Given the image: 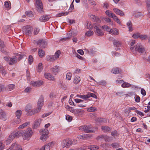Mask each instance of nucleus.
<instances>
[{
  "label": "nucleus",
  "instance_id": "1",
  "mask_svg": "<svg viewBox=\"0 0 150 150\" xmlns=\"http://www.w3.org/2000/svg\"><path fill=\"white\" fill-rule=\"evenodd\" d=\"M130 50L133 53H136L137 51L139 53H143L145 51L144 47L140 44H137L135 47H131Z\"/></svg>",
  "mask_w": 150,
  "mask_h": 150
},
{
  "label": "nucleus",
  "instance_id": "2",
  "mask_svg": "<svg viewBox=\"0 0 150 150\" xmlns=\"http://www.w3.org/2000/svg\"><path fill=\"white\" fill-rule=\"evenodd\" d=\"M18 55L13 56L11 57H4V59L11 65H13L16 64L18 61Z\"/></svg>",
  "mask_w": 150,
  "mask_h": 150
},
{
  "label": "nucleus",
  "instance_id": "3",
  "mask_svg": "<svg viewBox=\"0 0 150 150\" xmlns=\"http://www.w3.org/2000/svg\"><path fill=\"white\" fill-rule=\"evenodd\" d=\"M33 134V131L31 129L28 128L24 133L22 134V137L24 140H29Z\"/></svg>",
  "mask_w": 150,
  "mask_h": 150
},
{
  "label": "nucleus",
  "instance_id": "4",
  "mask_svg": "<svg viewBox=\"0 0 150 150\" xmlns=\"http://www.w3.org/2000/svg\"><path fill=\"white\" fill-rule=\"evenodd\" d=\"M61 144L63 147H69L72 144V139H67L63 140L62 141Z\"/></svg>",
  "mask_w": 150,
  "mask_h": 150
},
{
  "label": "nucleus",
  "instance_id": "5",
  "mask_svg": "<svg viewBox=\"0 0 150 150\" xmlns=\"http://www.w3.org/2000/svg\"><path fill=\"white\" fill-rule=\"evenodd\" d=\"M34 41L35 44H37V45H39L40 47L42 48H45L47 44V42L45 40L41 39L38 40H36Z\"/></svg>",
  "mask_w": 150,
  "mask_h": 150
},
{
  "label": "nucleus",
  "instance_id": "6",
  "mask_svg": "<svg viewBox=\"0 0 150 150\" xmlns=\"http://www.w3.org/2000/svg\"><path fill=\"white\" fill-rule=\"evenodd\" d=\"M33 28L29 25L26 26L23 30V32L27 36H30L32 34Z\"/></svg>",
  "mask_w": 150,
  "mask_h": 150
},
{
  "label": "nucleus",
  "instance_id": "7",
  "mask_svg": "<svg viewBox=\"0 0 150 150\" xmlns=\"http://www.w3.org/2000/svg\"><path fill=\"white\" fill-rule=\"evenodd\" d=\"M37 4V11L41 13L42 12L43 9V5L41 1L40 0H35Z\"/></svg>",
  "mask_w": 150,
  "mask_h": 150
},
{
  "label": "nucleus",
  "instance_id": "8",
  "mask_svg": "<svg viewBox=\"0 0 150 150\" xmlns=\"http://www.w3.org/2000/svg\"><path fill=\"white\" fill-rule=\"evenodd\" d=\"M8 149L10 150H23L21 146L16 143H13Z\"/></svg>",
  "mask_w": 150,
  "mask_h": 150
},
{
  "label": "nucleus",
  "instance_id": "9",
  "mask_svg": "<svg viewBox=\"0 0 150 150\" xmlns=\"http://www.w3.org/2000/svg\"><path fill=\"white\" fill-rule=\"evenodd\" d=\"M43 83V82L41 81H32L30 83V84L34 87H37L42 85Z\"/></svg>",
  "mask_w": 150,
  "mask_h": 150
},
{
  "label": "nucleus",
  "instance_id": "10",
  "mask_svg": "<svg viewBox=\"0 0 150 150\" xmlns=\"http://www.w3.org/2000/svg\"><path fill=\"white\" fill-rule=\"evenodd\" d=\"M69 110L71 112L76 115H79L81 114V110L79 109H74L72 107H70Z\"/></svg>",
  "mask_w": 150,
  "mask_h": 150
},
{
  "label": "nucleus",
  "instance_id": "11",
  "mask_svg": "<svg viewBox=\"0 0 150 150\" xmlns=\"http://www.w3.org/2000/svg\"><path fill=\"white\" fill-rule=\"evenodd\" d=\"M82 150L86 149H90L91 150H97L99 149V147L96 145H90L87 146H83L81 147Z\"/></svg>",
  "mask_w": 150,
  "mask_h": 150
},
{
  "label": "nucleus",
  "instance_id": "12",
  "mask_svg": "<svg viewBox=\"0 0 150 150\" xmlns=\"http://www.w3.org/2000/svg\"><path fill=\"white\" fill-rule=\"evenodd\" d=\"M24 131H18L16 132H14L11 133L12 135L14 137V138H18L22 136V134H24Z\"/></svg>",
  "mask_w": 150,
  "mask_h": 150
},
{
  "label": "nucleus",
  "instance_id": "13",
  "mask_svg": "<svg viewBox=\"0 0 150 150\" xmlns=\"http://www.w3.org/2000/svg\"><path fill=\"white\" fill-rule=\"evenodd\" d=\"M90 97L96 98V96L94 94L91 93H88L86 95H82V99L86 100Z\"/></svg>",
  "mask_w": 150,
  "mask_h": 150
},
{
  "label": "nucleus",
  "instance_id": "14",
  "mask_svg": "<svg viewBox=\"0 0 150 150\" xmlns=\"http://www.w3.org/2000/svg\"><path fill=\"white\" fill-rule=\"evenodd\" d=\"M61 67L58 66H55L51 69V71L54 74H56L61 69Z\"/></svg>",
  "mask_w": 150,
  "mask_h": 150
},
{
  "label": "nucleus",
  "instance_id": "15",
  "mask_svg": "<svg viewBox=\"0 0 150 150\" xmlns=\"http://www.w3.org/2000/svg\"><path fill=\"white\" fill-rule=\"evenodd\" d=\"M95 32L98 36H101L104 35L103 32L97 26L94 27Z\"/></svg>",
  "mask_w": 150,
  "mask_h": 150
},
{
  "label": "nucleus",
  "instance_id": "16",
  "mask_svg": "<svg viewBox=\"0 0 150 150\" xmlns=\"http://www.w3.org/2000/svg\"><path fill=\"white\" fill-rule=\"evenodd\" d=\"M50 18V17L49 16L45 15L40 17L39 21L44 22L48 21Z\"/></svg>",
  "mask_w": 150,
  "mask_h": 150
},
{
  "label": "nucleus",
  "instance_id": "17",
  "mask_svg": "<svg viewBox=\"0 0 150 150\" xmlns=\"http://www.w3.org/2000/svg\"><path fill=\"white\" fill-rule=\"evenodd\" d=\"M88 16L92 21L97 22H100V20L98 17L94 15L90 14L88 15Z\"/></svg>",
  "mask_w": 150,
  "mask_h": 150
},
{
  "label": "nucleus",
  "instance_id": "18",
  "mask_svg": "<svg viewBox=\"0 0 150 150\" xmlns=\"http://www.w3.org/2000/svg\"><path fill=\"white\" fill-rule=\"evenodd\" d=\"M0 119L3 120L6 119V115L5 112L2 110L0 109Z\"/></svg>",
  "mask_w": 150,
  "mask_h": 150
},
{
  "label": "nucleus",
  "instance_id": "19",
  "mask_svg": "<svg viewBox=\"0 0 150 150\" xmlns=\"http://www.w3.org/2000/svg\"><path fill=\"white\" fill-rule=\"evenodd\" d=\"M113 43L114 45L116 47V48H115L116 50H120V47H121V43L120 41L115 40L113 41Z\"/></svg>",
  "mask_w": 150,
  "mask_h": 150
},
{
  "label": "nucleus",
  "instance_id": "20",
  "mask_svg": "<svg viewBox=\"0 0 150 150\" xmlns=\"http://www.w3.org/2000/svg\"><path fill=\"white\" fill-rule=\"evenodd\" d=\"M41 122V120L40 119H38L35 120L33 127V128L36 129L38 128L40 125Z\"/></svg>",
  "mask_w": 150,
  "mask_h": 150
},
{
  "label": "nucleus",
  "instance_id": "21",
  "mask_svg": "<svg viewBox=\"0 0 150 150\" xmlns=\"http://www.w3.org/2000/svg\"><path fill=\"white\" fill-rule=\"evenodd\" d=\"M84 132L86 133L93 132V131L92 130V127L90 125H85Z\"/></svg>",
  "mask_w": 150,
  "mask_h": 150
},
{
  "label": "nucleus",
  "instance_id": "22",
  "mask_svg": "<svg viewBox=\"0 0 150 150\" xmlns=\"http://www.w3.org/2000/svg\"><path fill=\"white\" fill-rule=\"evenodd\" d=\"M114 11L117 14L121 16H124L125 15L123 11L117 8H114L113 9Z\"/></svg>",
  "mask_w": 150,
  "mask_h": 150
},
{
  "label": "nucleus",
  "instance_id": "23",
  "mask_svg": "<svg viewBox=\"0 0 150 150\" xmlns=\"http://www.w3.org/2000/svg\"><path fill=\"white\" fill-rule=\"evenodd\" d=\"M44 103V98L43 96H40L38 99L37 105L39 107L42 108V106L43 105Z\"/></svg>",
  "mask_w": 150,
  "mask_h": 150
},
{
  "label": "nucleus",
  "instance_id": "24",
  "mask_svg": "<svg viewBox=\"0 0 150 150\" xmlns=\"http://www.w3.org/2000/svg\"><path fill=\"white\" fill-rule=\"evenodd\" d=\"M45 78L49 80H54V76L50 73H46L44 74Z\"/></svg>",
  "mask_w": 150,
  "mask_h": 150
},
{
  "label": "nucleus",
  "instance_id": "25",
  "mask_svg": "<svg viewBox=\"0 0 150 150\" xmlns=\"http://www.w3.org/2000/svg\"><path fill=\"white\" fill-rule=\"evenodd\" d=\"M41 109V108L38 106V108H35L31 110L30 112V115H32L39 112L40 111Z\"/></svg>",
  "mask_w": 150,
  "mask_h": 150
},
{
  "label": "nucleus",
  "instance_id": "26",
  "mask_svg": "<svg viewBox=\"0 0 150 150\" xmlns=\"http://www.w3.org/2000/svg\"><path fill=\"white\" fill-rule=\"evenodd\" d=\"M14 139V137L12 135L11 133L9 135L6 139V144L7 145L10 144Z\"/></svg>",
  "mask_w": 150,
  "mask_h": 150
},
{
  "label": "nucleus",
  "instance_id": "27",
  "mask_svg": "<svg viewBox=\"0 0 150 150\" xmlns=\"http://www.w3.org/2000/svg\"><path fill=\"white\" fill-rule=\"evenodd\" d=\"M109 33L110 34L114 35H118L119 34L118 30L116 28H115L112 29H110Z\"/></svg>",
  "mask_w": 150,
  "mask_h": 150
},
{
  "label": "nucleus",
  "instance_id": "28",
  "mask_svg": "<svg viewBox=\"0 0 150 150\" xmlns=\"http://www.w3.org/2000/svg\"><path fill=\"white\" fill-rule=\"evenodd\" d=\"M111 72L112 73L115 74H117L122 73V71L121 70L118 68L113 69L111 70Z\"/></svg>",
  "mask_w": 150,
  "mask_h": 150
},
{
  "label": "nucleus",
  "instance_id": "29",
  "mask_svg": "<svg viewBox=\"0 0 150 150\" xmlns=\"http://www.w3.org/2000/svg\"><path fill=\"white\" fill-rule=\"evenodd\" d=\"M32 108V105L31 104H28L25 107V111L27 112L28 114L30 115V112L31 111Z\"/></svg>",
  "mask_w": 150,
  "mask_h": 150
},
{
  "label": "nucleus",
  "instance_id": "30",
  "mask_svg": "<svg viewBox=\"0 0 150 150\" xmlns=\"http://www.w3.org/2000/svg\"><path fill=\"white\" fill-rule=\"evenodd\" d=\"M95 121L99 123H102L106 122V120L105 118H96L95 119Z\"/></svg>",
  "mask_w": 150,
  "mask_h": 150
},
{
  "label": "nucleus",
  "instance_id": "31",
  "mask_svg": "<svg viewBox=\"0 0 150 150\" xmlns=\"http://www.w3.org/2000/svg\"><path fill=\"white\" fill-rule=\"evenodd\" d=\"M40 132L41 134L46 135L47 136L49 133V131L47 129H42L40 130Z\"/></svg>",
  "mask_w": 150,
  "mask_h": 150
},
{
  "label": "nucleus",
  "instance_id": "32",
  "mask_svg": "<svg viewBox=\"0 0 150 150\" xmlns=\"http://www.w3.org/2000/svg\"><path fill=\"white\" fill-rule=\"evenodd\" d=\"M47 60L49 61H52L56 60L54 56V55H49L47 56Z\"/></svg>",
  "mask_w": 150,
  "mask_h": 150
},
{
  "label": "nucleus",
  "instance_id": "33",
  "mask_svg": "<svg viewBox=\"0 0 150 150\" xmlns=\"http://www.w3.org/2000/svg\"><path fill=\"white\" fill-rule=\"evenodd\" d=\"M4 6L8 10L11 8V5L10 2L9 1H7L5 2Z\"/></svg>",
  "mask_w": 150,
  "mask_h": 150
},
{
  "label": "nucleus",
  "instance_id": "34",
  "mask_svg": "<svg viewBox=\"0 0 150 150\" xmlns=\"http://www.w3.org/2000/svg\"><path fill=\"white\" fill-rule=\"evenodd\" d=\"M80 77L79 76H76L74 77L73 82L74 84H77L80 81Z\"/></svg>",
  "mask_w": 150,
  "mask_h": 150
},
{
  "label": "nucleus",
  "instance_id": "35",
  "mask_svg": "<svg viewBox=\"0 0 150 150\" xmlns=\"http://www.w3.org/2000/svg\"><path fill=\"white\" fill-rule=\"evenodd\" d=\"M21 122V120L20 118L17 117L13 120V123L14 125L20 123Z\"/></svg>",
  "mask_w": 150,
  "mask_h": 150
},
{
  "label": "nucleus",
  "instance_id": "36",
  "mask_svg": "<svg viewBox=\"0 0 150 150\" xmlns=\"http://www.w3.org/2000/svg\"><path fill=\"white\" fill-rule=\"evenodd\" d=\"M127 25L128 27L129 31L130 32L132 31L133 30V29L132 27V23L131 21H129L127 23Z\"/></svg>",
  "mask_w": 150,
  "mask_h": 150
},
{
  "label": "nucleus",
  "instance_id": "37",
  "mask_svg": "<svg viewBox=\"0 0 150 150\" xmlns=\"http://www.w3.org/2000/svg\"><path fill=\"white\" fill-rule=\"evenodd\" d=\"M131 86V84L130 83L125 82L124 81V82H123L121 84V86L124 88H128L130 87Z\"/></svg>",
  "mask_w": 150,
  "mask_h": 150
},
{
  "label": "nucleus",
  "instance_id": "38",
  "mask_svg": "<svg viewBox=\"0 0 150 150\" xmlns=\"http://www.w3.org/2000/svg\"><path fill=\"white\" fill-rule=\"evenodd\" d=\"M43 69V66H42V64L41 63H39L37 68V70L38 72H40Z\"/></svg>",
  "mask_w": 150,
  "mask_h": 150
},
{
  "label": "nucleus",
  "instance_id": "39",
  "mask_svg": "<svg viewBox=\"0 0 150 150\" xmlns=\"http://www.w3.org/2000/svg\"><path fill=\"white\" fill-rule=\"evenodd\" d=\"M38 54L39 56L42 58L44 57L45 54V53L43 50L39 49L38 52Z\"/></svg>",
  "mask_w": 150,
  "mask_h": 150
},
{
  "label": "nucleus",
  "instance_id": "40",
  "mask_svg": "<svg viewBox=\"0 0 150 150\" xmlns=\"http://www.w3.org/2000/svg\"><path fill=\"white\" fill-rule=\"evenodd\" d=\"M101 129L104 132H107L110 130V128L107 126H103L101 127Z\"/></svg>",
  "mask_w": 150,
  "mask_h": 150
},
{
  "label": "nucleus",
  "instance_id": "41",
  "mask_svg": "<svg viewBox=\"0 0 150 150\" xmlns=\"http://www.w3.org/2000/svg\"><path fill=\"white\" fill-rule=\"evenodd\" d=\"M29 124V122H26L22 125H20L19 127H18V129H23L26 127Z\"/></svg>",
  "mask_w": 150,
  "mask_h": 150
},
{
  "label": "nucleus",
  "instance_id": "42",
  "mask_svg": "<svg viewBox=\"0 0 150 150\" xmlns=\"http://www.w3.org/2000/svg\"><path fill=\"white\" fill-rule=\"evenodd\" d=\"M69 13V12L67 11L62 12L59 13L56 15L57 17H60L62 16H65L67 15Z\"/></svg>",
  "mask_w": 150,
  "mask_h": 150
},
{
  "label": "nucleus",
  "instance_id": "43",
  "mask_svg": "<svg viewBox=\"0 0 150 150\" xmlns=\"http://www.w3.org/2000/svg\"><path fill=\"white\" fill-rule=\"evenodd\" d=\"M93 34V32L92 30L87 31L85 34V35L87 37H90L92 36Z\"/></svg>",
  "mask_w": 150,
  "mask_h": 150
},
{
  "label": "nucleus",
  "instance_id": "44",
  "mask_svg": "<svg viewBox=\"0 0 150 150\" xmlns=\"http://www.w3.org/2000/svg\"><path fill=\"white\" fill-rule=\"evenodd\" d=\"M22 111L21 110H18L16 112V117L20 118L22 114Z\"/></svg>",
  "mask_w": 150,
  "mask_h": 150
},
{
  "label": "nucleus",
  "instance_id": "45",
  "mask_svg": "<svg viewBox=\"0 0 150 150\" xmlns=\"http://www.w3.org/2000/svg\"><path fill=\"white\" fill-rule=\"evenodd\" d=\"M148 36L147 35H140L139 38L142 40H144L148 38Z\"/></svg>",
  "mask_w": 150,
  "mask_h": 150
},
{
  "label": "nucleus",
  "instance_id": "46",
  "mask_svg": "<svg viewBox=\"0 0 150 150\" xmlns=\"http://www.w3.org/2000/svg\"><path fill=\"white\" fill-rule=\"evenodd\" d=\"M103 19L107 23H110V24H111V25L113 24V22L111 21V20L109 18H108L107 17H104L103 18Z\"/></svg>",
  "mask_w": 150,
  "mask_h": 150
},
{
  "label": "nucleus",
  "instance_id": "47",
  "mask_svg": "<svg viewBox=\"0 0 150 150\" xmlns=\"http://www.w3.org/2000/svg\"><path fill=\"white\" fill-rule=\"evenodd\" d=\"M143 16V13L142 12H137L136 13L135 15L134 16L136 18H138L141 17H142Z\"/></svg>",
  "mask_w": 150,
  "mask_h": 150
},
{
  "label": "nucleus",
  "instance_id": "48",
  "mask_svg": "<svg viewBox=\"0 0 150 150\" xmlns=\"http://www.w3.org/2000/svg\"><path fill=\"white\" fill-rule=\"evenodd\" d=\"M105 13L108 17H112L114 13H112L111 11L109 10H107L105 12Z\"/></svg>",
  "mask_w": 150,
  "mask_h": 150
},
{
  "label": "nucleus",
  "instance_id": "49",
  "mask_svg": "<svg viewBox=\"0 0 150 150\" xmlns=\"http://www.w3.org/2000/svg\"><path fill=\"white\" fill-rule=\"evenodd\" d=\"M97 83L98 85H101L103 86H105L107 84L106 82L104 80L101 81L99 82H97Z\"/></svg>",
  "mask_w": 150,
  "mask_h": 150
},
{
  "label": "nucleus",
  "instance_id": "50",
  "mask_svg": "<svg viewBox=\"0 0 150 150\" xmlns=\"http://www.w3.org/2000/svg\"><path fill=\"white\" fill-rule=\"evenodd\" d=\"M92 137V135L91 134H86L83 135L84 139H87L91 138Z\"/></svg>",
  "mask_w": 150,
  "mask_h": 150
},
{
  "label": "nucleus",
  "instance_id": "51",
  "mask_svg": "<svg viewBox=\"0 0 150 150\" xmlns=\"http://www.w3.org/2000/svg\"><path fill=\"white\" fill-rule=\"evenodd\" d=\"M102 28L104 30H105L109 32L110 30V28H109V27L106 25H104L102 26Z\"/></svg>",
  "mask_w": 150,
  "mask_h": 150
},
{
  "label": "nucleus",
  "instance_id": "52",
  "mask_svg": "<svg viewBox=\"0 0 150 150\" xmlns=\"http://www.w3.org/2000/svg\"><path fill=\"white\" fill-rule=\"evenodd\" d=\"M70 32L71 33L72 36L73 37L76 35L78 33L77 31L75 30H70Z\"/></svg>",
  "mask_w": 150,
  "mask_h": 150
},
{
  "label": "nucleus",
  "instance_id": "53",
  "mask_svg": "<svg viewBox=\"0 0 150 150\" xmlns=\"http://www.w3.org/2000/svg\"><path fill=\"white\" fill-rule=\"evenodd\" d=\"M15 86L13 84H10L8 85V90L11 91L15 88Z\"/></svg>",
  "mask_w": 150,
  "mask_h": 150
},
{
  "label": "nucleus",
  "instance_id": "54",
  "mask_svg": "<svg viewBox=\"0 0 150 150\" xmlns=\"http://www.w3.org/2000/svg\"><path fill=\"white\" fill-rule=\"evenodd\" d=\"M61 54L60 51L59 50H58L56 52L55 54L54 57H55L56 60L59 58V55Z\"/></svg>",
  "mask_w": 150,
  "mask_h": 150
},
{
  "label": "nucleus",
  "instance_id": "55",
  "mask_svg": "<svg viewBox=\"0 0 150 150\" xmlns=\"http://www.w3.org/2000/svg\"><path fill=\"white\" fill-rule=\"evenodd\" d=\"M33 61V58L32 56L30 55L28 57V62L29 63L31 64H32Z\"/></svg>",
  "mask_w": 150,
  "mask_h": 150
},
{
  "label": "nucleus",
  "instance_id": "56",
  "mask_svg": "<svg viewBox=\"0 0 150 150\" xmlns=\"http://www.w3.org/2000/svg\"><path fill=\"white\" fill-rule=\"evenodd\" d=\"M47 136L46 135H43L41 134V137H40V139L41 140L44 142L46 141L47 138Z\"/></svg>",
  "mask_w": 150,
  "mask_h": 150
},
{
  "label": "nucleus",
  "instance_id": "57",
  "mask_svg": "<svg viewBox=\"0 0 150 150\" xmlns=\"http://www.w3.org/2000/svg\"><path fill=\"white\" fill-rule=\"evenodd\" d=\"M96 108L93 107H91L87 109V110L89 112H94L96 110Z\"/></svg>",
  "mask_w": 150,
  "mask_h": 150
},
{
  "label": "nucleus",
  "instance_id": "58",
  "mask_svg": "<svg viewBox=\"0 0 150 150\" xmlns=\"http://www.w3.org/2000/svg\"><path fill=\"white\" fill-rule=\"evenodd\" d=\"M25 14L29 17H32L33 16V14L32 12L30 11H27L25 12Z\"/></svg>",
  "mask_w": 150,
  "mask_h": 150
},
{
  "label": "nucleus",
  "instance_id": "59",
  "mask_svg": "<svg viewBox=\"0 0 150 150\" xmlns=\"http://www.w3.org/2000/svg\"><path fill=\"white\" fill-rule=\"evenodd\" d=\"M71 74L70 72H69L67 73L66 75V78L68 80H70L71 79Z\"/></svg>",
  "mask_w": 150,
  "mask_h": 150
},
{
  "label": "nucleus",
  "instance_id": "60",
  "mask_svg": "<svg viewBox=\"0 0 150 150\" xmlns=\"http://www.w3.org/2000/svg\"><path fill=\"white\" fill-rule=\"evenodd\" d=\"M140 34L139 33H135L133 35L132 37L135 39H137L139 38Z\"/></svg>",
  "mask_w": 150,
  "mask_h": 150
},
{
  "label": "nucleus",
  "instance_id": "61",
  "mask_svg": "<svg viewBox=\"0 0 150 150\" xmlns=\"http://www.w3.org/2000/svg\"><path fill=\"white\" fill-rule=\"evenodd\" d=\"M111 145L113 148H117L119 146V144L116 143H113Z\"/></svg>",
  "mask_w": 150,
  "mask_h": 150
},
{
  "label": "nucleus",
  "instance_id": "62",
  "mask_svg": "<svg viewBox=\"0 0 150 150\" xmlns=\"http://www.w3.org/2000/svg\"><path fill=\"white\" fill-rule=\"evenodd\" d=\"M147 7L148 9H150V0H146Z\"/></svg>",
  "mask_w": 150,
  "mask_h": 150
},
{
  "label": "nucleus",
  "instance_id": "63",
  "mask_svg": "<svg viewBox=\"0 0 150 150\" xmlns=\"http://www.w3.org/2000/svg\"><path fill=\"white\" fill-rule=\"evenodd\" d=\"M31 88L30 87H27L24 90V92L25 93H29L31 91Z\"/></svg>",
  "mask_w": 150,
  "mask_h": 150
},
{
  "label": "nucleus",
  "instance_id": "64",
  "mask_svg": "<svg viewBox=\"0 0 150 150\" xmlns=\"http://www.w3.org/2000/svg\"><path fill=\"white\" fill-rule=\"evenodd\" d=\"M66 119L68 121L70 122L72 120V118L71 116L68 115L66 116Z\"/></svg>",
  "mask_w": 150,
  "mask_h": 150
}]
</instances>
